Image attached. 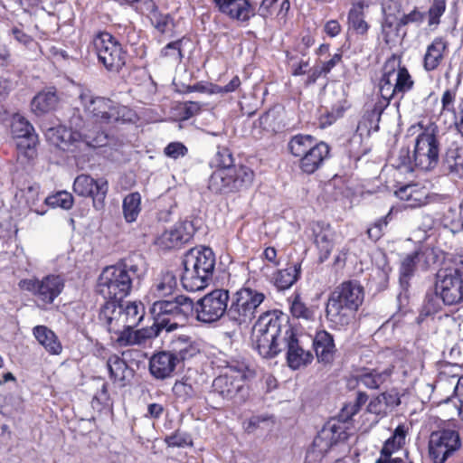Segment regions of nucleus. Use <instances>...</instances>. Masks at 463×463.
I'll return each mask as SVG.
<instances>
[{"label":"nucleus","mask_w":463,"mask_h":463,"mask_svg":"<svg viewBox=\"0 0 463 463\" xmlns=\"http://www.w3.org/2000/svg\"><path fill=\"white\" fill-rule=\"evenodd\" d=\"M311 229L314 243L319 252V261L324 262L329 258L340 236L334 231L330 224L324 222L313 223Z\"/></svg>","instance_id":"nucleus-23"},{"label":"nucleus","mask_w":463,"mask_h":463,"mask_svg":"<svg viewBox=\"0 0 463 463\" xmlns=\"http://www.w3.org/2000/svg\"><path fill=\"white\" fill-rule=\"evenodd\" d=\"M213 1L222 14L239 23H246L256 14L255 8L250 0Z\"/></svg>","instance_id":"nucleus-24"},{"label":"nucleus","mask_w":463,"mask_h":463,"mask_svg":"<svg viewBox=\"0 0 463 463\" xmlns=\"http://www.w3.org/2000/svg\"><path fill=\"white\" fill-rule=\"evenodd\" d=\"M424 14L414 9L411 13L404 14L399 22V25H407L411 23H420L423 21Z\"/></svg>","instance_id":"nucleus-60"},{"label":"nucleus","mask_w":463,"mask_h":463,"mask_svg":"<svg viewBox=\"0 0 463 463\" xmlns=\"http://www.w3.org/2000/svg\"><path fill=\"white\" fill-rule=\"evenodd\" d=\"M141 195L135 192L128 194L123 200V214L128 222H133L137 220L141 211Z\"/></svg>","instance_id":"nucleus-42"},{"label":"nucleus","mask_w":463,"mask_h":463,"mask_svg":"<svg viewBox=\"0 0 463 463\" xmlns=\"http://www.w3.org/2000/svg\"><path fill=\"white\" fill-rule=\"evenodd\" d=\"M414 165L422 170L432 169L439 161V141L432 131L418 135L414 146Z\"/></svg>","instance_id":"nucleus-19"},{"label":"nucleus","mask_w":463,"mask_h":463,"mask_svg":"<svg viewBox=\"0 0 463 463\" xmlns=\"http://www.w3.org/2000/svg\"><path fill=\"white\" fill-rule=\"evenodd\" d=\"M329 156V146L325 142L316 143L303 157L299 166L307 174L315 173Z\"/></svg>","instance_id":"nucleus-27"},{"label":"nucleus","mask_w":463,"mask_h":463,"mask_svg":"<svg viewBox=\"0 0 463 463\" xmlns=\"http://www.w3.org/2000/svg\"><path fill=\"white\" fill-rule=\"evenodd\" d=\"M182 41L178 40L168 43L161 52L165 57L171 58L174 61H180L182 59L181 52Z\"/></svg>","instance_id":"nucleus-54"},{"label":"nucleus","mask_w":463,"mask_h":463,"mask_svg":"<svg viewBox=\"0 0 463 463\" xmlns=\"http://www.w3.org/2000/svg\"><path fill=\"white\" fill-rule=\"evenodd\" d=\"M395 195L408 203L410 207H418L424 204L425 199L416 184H406L395 191Z\"/></svg>","instance_id":"nucleus-40"},{"label":"nucleus","mask_w":463,"mask_h":463,"mask_svg":"<svg viewBox=\"0 0 463 463\" xmlns=\"http://www.w3.org/2000/svg\"><path fill=\"white\" fill-rule=\"evenodd\" d=\"M45 136L52 145L63 150L71 149V146L80 150L97 148L105 146L109 141V136L105 131L86 125L79 110L71 116L69 128H50L46 130Z\"/></svg>","instance_id":"nucleus-2"},{"label":"nucleus","mask_w":463,"mask_h":463,"mask_svg":"<svg viewBox=\"0 0 463 463\" xmlns=\"http://www.w3.org/2000/svg\"><path fill=\"white\" fill-rule=\"evenodd\" d=\"M174 393L180 399L186 401L195 395V391L192 384L184 381H177L173 386Z\"/></svg>","instance_id":"nucleus-52"},{"label":"nucleus","mask_w":463,"mask_h":463,"mask_svg":"<svg viewBox=\"0 0 463 463\" xmlns=\"http://www.w3.org/2000/svg\"><path fill=\"white\" fill-rule=\"evenodd\" d=\"M191 230L192 225L190 222H178L162 234L161 242L168 249L177 247L182 243L187 242L191 239Z\"/></svg>","instance_id":"nucleus-28"},{"label":"nucleus","mask_w":463,"mask_h":463,"mask_svg":"<svg viewBox=\"0 0 463 463\" xmlns=\"http://www.w3.org/2000/svg\"><path fill=\"white\" fill-rule=\"evenodd\" d=\"M177 287V278L173 272L162 273L151 287L150 293L158 298L170 296Z\"/></svg>","instance_id":"nucleus-35"},{"label":"nucleus","mask_w":463,"mask_h":463,"mask_svg":"<svg viewBox=\"0 0 463 463\" xmlns=\"http://www.w3.org/2000/svg\"><path fill=\"white\" fill-rule=\"evenodd\" d=\"M443 166L453 178L463 177V147L448 149Z\"/></svg>","instance_id":"nucleus-36"},{"label":"nucleus","mask_w":463,"mask_h":463,"mask_svg":"<svg viewBox=\"0 0 463 463\" xmlns=\"http://www.w3.org/2000/svg\"><path fill=\"white\" fill-rule=\"evenodd\" d=\"M58 102L54 90H46L38 93L32 101V109L36 114H43L52 110Z\"/></svg>","instance_id":"nucleus-38"},{"label":"nucleus","mask_w":463,"mask_h":463,"mask_svg":"<svg viewBox=\"0 0 463 463\" xmlns=\"http://www.w3.org/2000/svg\"><path fill=\"white\" fill-rule=\"evenodd\" d=\"M138 279V268L136 265L106 267L99 277L97 291L104 298L121 301Z\"/></svg>","instance_id":"nucleus-6"},{"label":"nucleus","mask_w":463,"mask_h":463,"mask_svg":"<svg viewBox=\"0 0 463 463\" xmlns=\"http://www.w3.org/2000/svg\"><path fill=\"white\" fill-rule=\"evenodd\" d=\"M457 97V89H448L441 96V110L444 112L454 111V104Z\"/></svg>","instance_id":"nucleus-55"},{"label":"nucleus","mask_w":463,"mask_h":463,"mask_svg":"<svg viewBox=\"0 0 463 463\" xmlns=\"http://www.w3.org/2000/svg\"><path fill=\"white\" fill-rule=\"evenodd\" d=\"M392 368H386L383 371L371 370L364 371L354 376L358 386H364L367 389H378L392 375Z\"/></svg>","instance_id":"nucleus-34"},{"label":"nucleus","mask_w":463,"mask_h":463,"mask_svg":"<svg viewBox=\"0 0 463 463\" xmlns=\"http://www.w3.org/2000/svg\"><path fill=\"white\" fill-rule=\"evenodd\" d=\"M135 327L136 326H128L123 329L120 328L118 332L112 333L110 338L119 346L139 345L138 335L137 330H134Z\"/></svg>","instance_id":"nucleus-43"},{"label":"nucleus","mask_w":463,"mask_h":463,"mask_svg":"<svg viewBox=\"0 0 463 463\" xmlns=\"http://www.w3.org/2000/svg\"><path fill=\"white\" fill-rule=\"evenodd\" d=\"M459 447V435L455 430H438L430 437L429 453L434 463H444Z\"/></svg>","instance_id":"nucleus-20"},{"label":"nucleus","mask_w":463,"mask_h":463,"mask_svg":"<svg viewBox=\"0 0 463 463\" xmlns=\"http://www.w3.org/2000/svg\"><path fill=\"white\" fill-rule=\"evenodd\" d=\"M370 0H354L352 7L348 13L347 21L349 28L355 31L358 34L367 33L369 25L364 20V9L368 7Z\"/></svg>","instance_id":"nucleus-32"},{"label":"nucleus","mask_w":463,"mask_h":463,"mask_svg":"<svg viewBox=\"0 0 463 463\" xmlns=\"http://www.w3.org/2000/svg\"><path fill=\"white\" fill-rule=\"evenodd\" d=\"M73 191L80 196L92 198L94 208L101 210L105 205L109 184L104 178L94 179L90 175L81 174L74 180Z\"/></svg>","instance_id":"nucleus-21"},{"label":"nucleus","mask_w":463,"mask_h":463,"mask_svg":"<svg viewBox=\"0 0 463 463\" xmlns=\"http://www.w3.org/2000/svg\"><path fill=\"white\" fill-rule=\"evenodd\" d=\"M405 461H409V463H412L409 458V452L404 448V454H393V456L390 457V458H377L375 463H405Z\"/></svg>","instance_id":"nucleus-62"},{"label":"nucleus","mask_w":463,"mask_h":463,"mask_svg":"<svg viewBox=\"0 0 463 463\" xmlns=\"http://www.w3.org/2000/svg\"><path fill=\"white\" fill-rule=\"evenodd\" d=\"M165 440L169 447L184 448L192 445L191 437L188 434L179 430L169 436H166Z\"/></svg>","instance_id":"nucleus-50"},{"label":"nucleus","mask_w":463,"mask_h":463,"mask_svg":"<svg viewBox=\"0 0 463 463\" xmlns=\"http://www.w3.org/2000/svg\"><path fill=\"white\" fill-rule=\"evenodd\" d=\"M435 287L445 305L463 302V271L458 268L440 269L437 273Z\"/></svg>","instance_id":"nucleus-13"},{"label":"nucleus","mask_w":463,"mask_h":463,"mask_svg":"<svg viewBox=\"0 0 463 463\" xmlns=\"http://www.w3.org/2000/svg\"><path fill=\"white\" fill-rule=\"evenodd\" d=\"M212 164L220 168L235 167L233 165V158L231 151L226 147H219Z\"/></svg>","instance_id":"nucleus-48"},{"label":"nucleus","mask_w":463,"mask_h":463,"mask_svg":"<svg viewBox=\"0 0 463 463\" xmlns=\"http://www.w3.org/2000/svg\"><path fill=\"white\" fill-rule=\"evenodd\" d=\"M276 119L275 112L273 110L267 111L266 113L262 114L256 124L260 126V128L265 129V130H274V121Z\"/></svg>","instance_id":"nucleus-59"},{"label":"nucleus","mask_w":463,"mask_h":463,"mask_svg":"<svg viewBox=\"0 0 463 463\" xmlns=\"http://www.w3.org/2000/svg\"><path fill=\"white\" fill-rule=\"evenodd\" d=\"M449 49L448 41L441 36L435 37L427 46L423 57V68L426 71L436 70L443 61Z\"/></svg>","instance_id":"nucleus-26"},{"label":"nucleus","mask_w":463,"mask_h":463,"mask_svg":"<svg viewBox=\"0 0 463 463\" xmlns=\"http://www.w3.org/2000/svg\"><path fill=\"white\" fill-rule=\"evenodd\" d=\"M384 395H378L368 404V411L376 415H385L388 408L384 402Z\"/></svg>","instance_id":"nucleus-56"},{"label":"nucleus","mask_w":463,"mask_h":463,"mask_svg":"<svg viewBox=\"0 0 463 463\" xmlns=\"http://www.w3.org/2000/svg\"><path fill=\"white\" fill-rule=\"evenodd\" d=\"M145 315L144 306L137 302L125 305L118 300H109L100 308L99 319L111 335L120 328L137 326Z\"/></svg>","instance_id":"nucleus-7"},{"label":"nucleus","mask_w":463,"mask_h":463,"mask_svg":"<svg viewBox=\"0 0 463 463\" xmlns=\"http://www.w3.org/2000/svg\"><path fill=\"white\" fill-rule=\"evenodd\" d=\"M46 204L55 208L61 207L62 209H71L73 204V198L71 194L61 191L54 195L48 196L45 198Z\"/></svg>","instance_id":"nucleus-45"},{"label":"nucleus","mask_w":463,"mask_h":463,"mask_svg":"<svg viewBox=\"0 0 463 463\" xmlns=\"http://www.w3.org/2000/svg\"><path fill=\"white\" fill-rule=\"evenodd\" d=\"M177 327V321L164 320L160 317L154 318V323L151 326L137 330L139 338V345L145 342L146 339L158 336L163 330H165L166 332H172L175 331Z\"/></svg>","instance_id":"nucleus-37"},{"label":"nucleus","mask_w":463,"mask_h":463,"mask_svg":"<svg viewBox=\"0 0 463 463\" xmlns=\"http://www.w3.org/2000/svg\"><path fill=\"white\" fill-rule=\"evenodd\" d=\"M265 298L264 293L244 287L233 295L231 306L227 309V317L239 326H247L256 317Z\"/></svg>","instance_id":"nucleus-9"},{"label":"nucleus","mask_w":463,"mask_h":463,"mask_svg":"<svg viewBox=\"0 0 463 463\" xmlns=\"http://www.w3.org/2000/svg\"><path fill=\"white\" fill-rule=\"evenodd\" d=\"M170 347V353L177 356L178 362L190 359L200 353L199 345L192 337L185 335H180L172 339Z\"/></svg>","instance_id":"nucleus-30"},{"label":"nucleus","mask_w":463,"mask_h":463,"mask_svg":"<svg viewBox=\"0 0 463 463\" xmlns=\"http://www.w3.org/2000/svg\"><path fill=\"white\" fill-rule=\"evenodd\" d=\"M314 349L319 362L329 363L333 360L335 346L333 336L326 331H318L313 340Z\"/></svg>","instance_id":"nucleus-31"},{"label":"nucleus","mask_w":463,"mask_h":463,"mask_svg":"<svg viewBox=\"0 0 463 463\" xmlns=\"http://www.w3.org/2000/svg\"><path fill=\"white\" fill-rule=\"evenodd\" d=\"M11 134L17 151L26 158H33L36 155L35 147L38 136L33 127L23 116L14 115L11 122Z\"/></svg>","instance_id":"nucleus-17"},{"label":"nucleus","mask_w":463,"mask_h":463,"mask_svg":"<svg viewBox=\"0 0 463 463\" xmlns=\"http://www.w3.org/2000/svg\"><path fill=\"white\" fill-rule=\"evenodd\" d=\"M107 365L110 377L114 379V381L123 382L126 379L128 364L123 359L119 358L118 355H113L109 358Z\"/></svg>","instance_id":"nucleus-44"},{"label":"nucleus","mask_w":463,"mask_h":463,"mask_svg":"<svg viewBox=\"0 0 463 463\" xmlns=\"http://www.w3.org/2000/svg\"><path fill=\"white\" fill-rule=\"evenodd\" d=\"M450 113L453 114L454 124L457 129L463 135V99H460L458 107Z\"/></svg>","instance_id":"nucleus-61"},{"label":"nucleus","mask_w":463,"mask_h":463,"mask_svg":"<svg viewBox=\"0 0 463 463\" xmlns=\"http://www.w3.org/2000/svg\"><path fill=\"white\" fill-rule=\"evenodd\" d=\"M21 199L24 201L26 205L29 207L31 211H33L39 213V211L35 209L38 201H39V190L37 187L29 186L26 189L21 192Z\"/></svg>","instance_id":"nucleus-51"},{"label":"nucleus","mask_w":463,"mask_h":463,"mask_svg":"<svg viewBox=\"0 0 463 463\" xmlns=\"http://www.w3.org/2000/svg\"><path fill=\"white\" fill-rule=\"evenodd\" d=\"M92 50L106 70L118 72L126 64L127 52L109 33L100 32L93 37Z\"/></svg>","instance_id":"nucleus-10"},{"label":"nucleus","mask_w":463,"mask_h":463,"mask_svg":"<svg viewBox=\"0 0 463 463\" xmlns=\"http://www.w3.org/2000/svg\"><path fill=\"white\" fill-rule=\"evenodd\" d=\"M183 287L188 291H198L207 287L213 277L215 256L210 248H194L184 258Z\"/></svg>","instance_id":"nucleus-5"},{"label":"nucleus","mask_w":463,"mask_h":463,"mask_svg":"<svg viewBox=\"0 0 463 463\" xmlns=\"http://www.w3.org/2000/svg\"><path fill=\"white\" fill-rule=\"evenodd\" d=\"M429 267L426 252L421 250H416L405 254L400 260L399 280L401 286L407 289L410 281L421 269L426 270Z\"/></svg>","instance_id":"nucleus-22"},{"label":"nucleus","mask_w":463,"mask_h":463,"mask_svg":"<svg viewBox=\"0 0 463 463\" xmlns=\"http://www.w3.org/2000/svg\"><path fill=\"white\" fill-rule=\"evenodd\" d=\"M393 165L396 168L404 169L406 172H411L413 170V166L415 165L414 156H411L410 148L408 146L400 148Z\"/></svg>","instance_id":"nucleus-46"},{"label":"nucleus","mask_w":463,"mask_h":463,"mask_svg":"<svg viewBox=\"0 0 463 463\" xmlns=\"http://www.w3.org/2000/svg\"><path fill=\"white\" fill-rule=\"evenodd\" d=\"M299 273V263L289 266L285 269L279 270L274 276V284L279 289H287L298 280Z\"/></svg>","instance_id":"nucleus-39"},{"label":"nucleus","mask_w":463,"mask_h":463,"mask_svg":"<svg viewBox=\"0 0 463 463\" xmlns=\"http://www.w3.org/2000/svg\"><path fill=\"white\" fill-rule=\"evenodd\" d=\"M254 348L263 358H272L286 351L288 365L297 370L313 360V354L305 350L287 317L278 310L263 312L252 329Z\"/></svg>","instance_id":"nucleus-1"},{"label":"nucleus","mask_w":463,"mask_h":463,"mask_svg":"<svg viewBox=\"0 0 463 463\" xmlns=\"http://www.w3.org/2000/svg\"><path fill=\"white\" fill-rule=\"evenodd\" d=\"M407 435V428L404 425H399L394 430L392 436L389 438L381 449V457L379 458H390L393 454H404L405 439Z\"/></svg>","instance_id":"nucleus-33"},{"label":"nucleus","mask_w":463,"mask_h":463,"mask_svg":"<svg viewBox=\"0 0 463 463\" xmlns=\"http://www.w3.org/2000/svg\"><path fill=\"white\" fill-rule=\"evenodd\" d=\"M316 141L309 135H297L291 138L288 143L290 153L296 157H303L311 147L315 146Z\"/></svg>","instance_id":"nucleus-41"},{"label":"nucleus","mask_w":463,"mask_h":463,"mask_svg":"<svg viewBox=\"0 0 463 463\" xmlns=\"http://www.w3.org/2000/svg\"><path fill=\"white\" fill-rule=\"evenodd\" d=\"M391 213H392V211H390L389 213L384 218H383V219L379 220L377 222H375L373 227L369 228L367 230V234L370 239L376 241L381 237L383 228L386 227L388 224L387 219L391 215Z\"/></svg>","instance_id":"nucleus-58"},{"label":"nucleus","mask_w":463,"mask_h":463,"mask_svg":"<svg viewBox=\"0 0 463 463\" xmlns=\"http://www.w3.org/2000/svg\"><path fill=\"white\" fill-rule=\"evenodd\" d=\"M290 312L292 316L297 318L308 320L313 317V311L306 307L298 296H295L291 301Z\"/></svg>","instance_id":"nucleus-49"},{"label":"nucleus","mask_w":463,"mask_h":463,"mask_svg":"<svg viewBox=\"0 0 463 463\" xmlns=\"http://www.w3.org/2000/svg\"><path fill=\"white\" fill-rule=\"evenodd\" d=\"M346 426L340 420H329L314 439L307 454L310 462L322 461L333 445L347 439Z\"/></svg>","instance_id":"nucleus-12"},{"label":"nucleus","mask_w":463,"mask_h":463,"mask_svg":"<svg viewBox=\"0 0 463 463\" xmlns=\"http://www.w3.org/2000/svg\"><path fill=\"white\" fill-rule=\"evenodd\" d=\"M19 287L33 294L39 306L52 304L64 288L63 279L58 275H48L42 279H28L19 282Z\"/></svg>","instance_id":"nucleus-15"},{"label":"nucleus","mask_w":463,"mask_h":463,"mask_svg":"<svg viewBox=\"0 0 463 463\" xmlns=\"http://www.w3.org/2000/svg\"><path fill=\"white\" fill-rule=\"evenodd\" d=\"M380 96L377 98L373 108L372 109V117L380 118L383 111L388 107L390 100L393 96H387L383 92V86L379 83Z\"/></svg>","instance_id":"nucleus-53"},{"label":"nucleus","mask_w":463,"mask_h":463,"mask_svg":"<svg viewBox=\"0 0 463 463\" xmlns=\"http://www.w3.org/2000/svg\"><path fill=\"white\" fill-rule=\"evenodd\" d=\"M219 367L222 372L213 382L212 392L224 400H232L244 391L247 364L239 359L230 358L222 361Z\"/></svg>","instance_id":"nucleus-8"},{"label":"nucleus","mask_w":463,"mask_h":463,"mask_svg":"<svg viewBox=\"0 0 463 463\" xmlns=\"http://www.w3.org/2000/svg\"><path fill=\"white\" fill-rule=\"evenodd\" d=\"M177 363L178 358L175 354L159 352L150 358L149 371L155 378L164 380L172 376Z\"/></svg>","instance_id":"nucleus-25"},{"label":"nucleus","mask_w":463,"mask_h":463,"mask_svg":"<svg viewBox=\"0 0 463 463\" xmlns=\"http://www.w3.org/2000/svg\"><path fill=\"white\" fill-rule=\"evenodd\" d=\"M229 292L215 289L198 300L196 307L197 319L204 323H213L227 314Z\"/></svg>","instance_id":"nucleus-16"},{"label":"nucleus","mask_w":463,"mask_h":463,"mask_svg":"<svg viewBox=\"0 0 463 463\" xmlns=\"http://www.w3.org/2000/svg\"><path fill=\"white\" fill-rule=\"evenodd\" d=\"M447 0H433L430 5L428 15H429V25L437 26L440 23V17L446 11Z\"/></svg>","instance_id":"nucleus-47"},{"label":"nucleus","mask_w":463,"mask_h":463,"mask_svg":"<svg viewBox=\"0 0 463 463\" xmlns=\"http://www.w3.org/2000/svg\"><path fill=\"white\" fill-rule=\"evenodd\" d=\"M364 297V288L359 282H343L330 294L326 308L327 319L338 326L348 325L362 305Z\"/></svg>","instance_id":"nucleus-3"},{"label":"nucleus","mask_w":463,"mask_h":463,"mask_svg":"<svg viewBox=\"0 0 463 463\" xmlns=\"http://www.w3.org/2000/svg\"><path fill=\"white\" fill-rule=\"evenodd\" d=\"M254 173L247 166L216 169L209 179V189L216 194L232 193L250 186Z\"/></svg>","instance_id":"nucleus-11"},{"label":"nucleus","mask_w":463,"mask_h":463,"mask_svg":"<svg viewBox=\"0 0 463 463\" xmlns=\"http://www.w3.org/2000/svg\"><path fill=\"white\" fill-rule=\"evenodd\" d=\"M187 148L179 142L170 143L165 148V154L172 158H178L179 156H183L186 154Z\"/></svg>","instance_id":"nucleus-57"},{"label":"nucleus","mask_w":463,"mask_h":463,"mask_svg":"<svg viewBox=\"0 0 463 463\" xmlns=\"http://www.w3.org/2000/svg\"><path fill=\"white\" fill-rule=\"evenodd\" d=\"M79 100L84 112L100 126L132 122L136 118V114L131 109L117 104L109 99L96 96L87 89L80 90Z\"/></svg>","instance_id":"nucleus-4"},{"label":"nucleus","mask_w":463,"mask_h":463,"mask_svg":"<svg viewBox=\"0 0 463 463\" xmlns=\"http://www.w3.org/2000/svg\"><path fill=\"white\" fill-rule=\"evenodd\" d=\"M379 83L383 86V94L393 97L401 94L402 98L414 85L408 70L397 63L394 59L386 62Z\"/></svg>","instance_id":"nucleus-14"},{"label":"nucleus","mask_w":463,"mask_h":463,"mask_svg":"<svg viewBox=\"0 0 463 463\" xmlns=\"http://www.w3.org/2000/svg\"><path fill=\"white\" fill-rule=\"evenodd\" d=\"M341 25L336 20H329L324 26L325 33L330 37L337 36L341 32Z\"/></svg>","instance_id":"nucleus-64"},{"label":"nucleus","mask_w":463,"mask_h":463,"mask_svg":"<svg viewBox=\"0 0 463 463\" xmlns=\"http://www.w3.org/2000/svg\"><path fill=\"white\" fill-rule=\"evenodd\" d=\"M194 309V301L186 296L180 295L172 300L155 301L150 312L154 318L175 321V319H186L193 314Z\"/></svg>","instance_id":"nucleus-18"},{"label":"nucleus","mask_w":463,"mask_h":463,"mask_svg":"<svg viewBox=\"0 0 463 463\" xmlns=\"http://www.w3.org/2000/svg\"><path fill=\"white\" fill-rule=\"evenodd\" d=\"M33 335L37 342L51 355H59L62 352V345L56 334L46 326H36L33 328Z\"/></svg>","instance_id":"nucleus-29"},{"label":"nucleus","mask_w":463,"mask_h":463,"mask_svg":"<svg viewBox=\"0 0 463 463\" xmlns=\"http://www.w3.org/2000/svg\"><path fill=\"white\" fill-rule=\"evenodd\" d=\"M342 59L341 53H335L330 60L322 63L318 74L328 73Z\"/></svg>","instance_id":"nucleus-63"}]
</instances>
